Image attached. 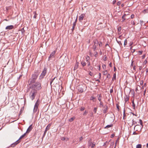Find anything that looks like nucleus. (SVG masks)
<instances>
[{"label": "nucleus", "instance_id": "obj_39", "mask_svg": "<svg viewBox=\"0 0 148 148\" xmlns=\"http://www.w3.org/2000/svg\"><path fill=\"white\" fill-rule=\"evenodd\" d=\"M74 119V118L73 117H72L71 119H69V121L71 122L73 121Z\"/></svg>", "mask_w": 148, "mask_h": 148}, {"label": "nucleus", "instance_id": "obj_58", "mask_svg": "<svg viewBox=\"0 0 148 148\" xmlns=\"http://www.w3.org/2000/svg\"><path fill=\"white\" fill-rule=\"evenodd\" d=\"M116 0H114L113 1H112V4H114L116 3Z\"/></svg>", "mask_w": 148, "mask_h": 148}, {"label": "nucleus", "instance_id": "obj_26", "mask_svg": "<svg viewBox=\"0 0 148 148\" xmlns=\"http://www.w3.org/2000/svg\"><path fill=\"white\" fill-rule=\"evenodd\" d=\"M100 103H99L100 105H99V107H103L104 106H103V102L101 101H100Z\"/></svg>", "mask_w": 148, "mask_h": 148}, {"label": "nucleus", "instance_id": "obj_64", "mask_svg": "<svg viewBox=\"0 0 148 148\" xmlns=\"http://www.w3.org/2000/svg\"><path fill=\"white\" fill-rule=\"evenodd\" d=\"M114 136V134H112L111 135V137L112 138Z\"/></svg>", "mask_w": 148, "mask_h": 148}, {"label": "nucleus", "instance_id": "obj_32", "mask_svg": "<svg viewBox=\"0 0 148 148\" xmlns=\"http://www.w3.org/2000/svg\"><path fill=\"white\" fill-rule=\"evenodd\" d=\"M132 126L134 124H136L137 123V122L136 121H135L134 119L132 120Z\"/></svg>", "mask_w": 148, "mask_h": 148}, {"label": "nucleus", "instance_id": "obj_49", "mask_svg": "<svg viewBox=\"0 0 148 148\" xmlns=\"http://www.w3.org/2000/svg\"><path fill=\"white\" fill-rule=\"evenodd\" d=\"M97 53H98L97 52V51H95V55H94L95 56V57H96L97 55Z\"/></svg>", "mask_w": 148, "mask_h": 148}, {"label": "nucleus", "instance_id": "obj_4", "mask_svg": "<svg viewBox=\"0 0 148 148\" xmlns=\"http://www.w3.org/2000/svg\"><path fill=\"white\" fill-rule=\"evenodd\" d=\"M32 87L36 88L38 90H39L41 88L40 84V82H38L36 83L35 84L33 85Z\"/></svg>", "mask_w": 148, "mask_h": 148}, {"label": "nucleus", "instance_id": "obj_31", "mask_svg": "<svg viewBox=\"0 0 148 148\" xmlns=\"http://www.w3.org/2000/svg\"><path fill=\"white\" fill-rule=\"evenodd\" d=\"M33 13L34 14V15L33 16V18H36V17L37 16V14H36V12H34Z\"/></svg>", "mask_w": 148, "mask_h": 148}, {"label": "nucleus", "instance_id": "obj_62", "mask_svg": "<svg viewBox=\"0 0 148 148\" xmlns=\"http://www.w3.org/2000/svg\"><path fill=\"white\" fill-rule=\"evenodd\" d=\"M65 140L66 141H67L69 139L66 137H65Z\"/></svg>", "mask_w": 148, "mask_h": 148}, {"label": "nucleus", "instance_id": "obj_57", "mask_svg": "<svg viewBox=\"0 0 148 148\" xmlns=\"http://www.w3.org/2000/svg\"><path fill=\"white\" fill-rule=\"evenodd\" d=\"M138 133H136V132H134L133 133L132 135H137Z\"/></svg>", "mask_w": 148, "mask_h": 148}, {"label": "nucleus", "instance_id": "obj_56", "mask_svg": "<svg viewBox=\"0 0 148 148\" xmlns=\"http://www.w3.org/2000/svg\"><path fill=\"white\" fill-rule=\"evenodd\" d=\"M133 69L135 71H136V66L135 65H134L133 66Z\"/></svg>", "mask_w": 148, "mask_h": 148}, {"label": "nucleus", "instance_id": "obj_5", "mask_svg": "<svg viewBox=\"0 0 148 148\" xmlns=\"http://www.w3.org/2000/svg\"><path fill=\"white\" fill-rule=\"evenodd\" d=\"M40 104V100L39 99H38L36 102L34 106V108L33 110L34 112H36L37 111V109L38 108V106Z\"/></svg>", "mask_w": 148, "mask_h": 148}, {"label": "nucleus", "instance_id": "obj_40", "mask_svg": "<svg viewBox=\"0 0 148 148\" xmlns=\"http://www.w3.org/2000/svg\"><path fill=\"white\" fill-rule=\"evenodd\" d=\"M21 31L22 34H23L25 32V30L24 29V28H22V29L21 30Z\"/></svg>", "mask_w": 148, "mask_h": 148}, {"label": "nucleus", "instance_id": "obj_14", "mask_svg": "<svg viewBox=\"0 0 148 148\" xmlns=\"http://www.w3.org/2000/svg\"><path fill=\"white\" fill-rule=\"evenodd\" d=\"M103 108H104V109L103 110V113H106L107 112V111L108 109V107L107 106H104Z\"/></svg>", "mask_w": 148, "mask_h": 148}, {"label": "nucleus", "instance_id": "obj_47", "mask_svg": "<svg viewBox=\"0 0 148 148\" xmlns=\"http://www.w3.org/2000/svg\"><path fill=\"white\" fill-rule=\"evenodd\" d=\"M85 109V108L84 107H82L81 108L80 110L81 111H83Z\"/></svg>", "mask_w": 148, "mask_h": 148}, {"label": "nucleus", "instance_id": "obj_55", "mask_svg": "<svg viewBox=\"0 0 148 148\" xmlns=\"http://www.w3.org/2000/svg\"><path fill=\"white\" fill-rule=\"evenodd\" d=\"M110 93H112L113 92V90L112 89H112H110Z\"/></svg>", "mask_w": 148, "mask_h": 148}, {"label": "nucleus", "instance_id": "obj_61", "mask_svg": "<svg viewBox=\"0 0 148 148\" xmlns=\"http://www.w3.org/2000/svg\"><path fill=\"white\" fill-rule=\"evenodd\" d=\"M131 24H132L133 25H135V23H134V21H131Z\"/></svg>", "mask_w": 148, "mask_h": 148}, {"label": "nucleus", "instance_id": "obj_53", "mask_svg": "<svg viewBox=\"0 0 148 148\" xmlns=\"http://www.w3.org/2000/svg\"><path fill=\"white\" fill-rule=\"evenodd\" d=\"M102 42H100L99 44V47L101 46H102Z\"/></svg>", "mask_w": 148, "mask_h": 148}, {"label": "nucleus", "instance_id": "obj_45", "mask_svg": "<svg viewBox=\"0 0 148 148\" xmlns=\"http://www.w3.org/2000/svg\"><path fill=\"white\" fill-rule=\"evenodd\" d=\"M121 30V27H119L118 28V31L120 32Z\"/></svg>", "mask_w": 148, "mask_h": 148}, {"label": "nucleus", "instance_id": "obj_9", "mask_svg": "<svg viewBox=\"0 0 148 148\" xmlns=\"http://www.w3.org/2000/svg\"><path fill=\"white\" fill-rule=\"evenodd\" d=\"M56 53V51H54L52 52V53L50 54V56L49 57V60H50V58L54 57V55Z\"/></svg>", "mask_w": 148, "mask_h": 148}, {"label": "nucleus", "instance_id": "obj_44", "mask_svg": "<svg viewBox=\"0 0 148 148\" xmlns=\"http://www.w3.org/2000/svg\"><path fill=\"white\" fill-rule=\"evenodd\" d=\"M147 60H145L144 61V62H143V65H145V64L147 63Z\"/></svg>", "mask_w": 148, "mask_h": 148}, {"label": "nucleus", "instance_id": "obj_50", "mask_svg": "<svg viewBox=\"0 0 148 148\" xmlns=\"http://www.w3.org/2000/svg\"><path fill=\"white\" fill-rule=\"evenodd\" d=\"M88 113V112H87L86 110H85L84 112V113L83 114V115H86V114H87Z\"/></svg>", "mask_w": 148, "mask_h": 148}, {"label": "nucleus", "instance_id": "obj_51", "mask_svg": "<svg viewBox=\"0 0 148 148\" xmlns=\"http://www.w3.org/2000/svg\"><path fill=\"white\" fill-rule=\"evenodd\" d=\"M83 138L82 137V136L81 137L79 138V141H81L83 139Z\"/></svg>", "mask_w": 148, "mask_h": 148}, {"label": "nucleus", "instance_id": "obj_16", "mask_svg": "<svg viewBox=\"0 0 148 148\" xmlns=\"http://www.w3.org/2000/svg\"><path fill=\"white\" fill-rule=\"evenodd\" d=\"M139 121L140 123V125H141V127H140V131H141L143 127V122H142V120L140 119L139 120Z\"/></svg>", "mask_w": 148, "mask_h": 148}, {"label": "nucleus", "instance_id": "obj_38", "mask_svg": "<svg viewBox=\"0 0 148 148\" xmlns=\"http://www.w3.org/2000/svg\"><path fill=\"white\" fill-rule=\"evenodd\" d=\"M103 75H105L108 74V73L107 72V71H103Z\"/></svg>", "mask_w": 148, "mask_h": 148}, {"label": "nucleus", "instance_id": "obj_10", "mask_svg": "<svg viewBox=\"0 0 148 148\" xmlns=\"http://www.w3.org/2000/svg\"><path fill=\"white\" fill-rule=\"evenodd\" d=\"M51 124H49L46 127L43 136H44L47 131L49 129V128L51 126Z\"/></svg>", "mask_w": 148, "mask_h": 148}, {"label": "nucleus", "instance_id": "obj_15", "mask_svg": "<svg viewBox=\"0 0 148 148\" xmlns=\"http://www.w3.org/2000/svg\"><path fill=\"white\" fill-rule=\"evenodd\" d=\"M97 99L99 101H101V99L102 98L101 95L100 94L99 95H97Z\"/></svg>", "mask_w": 148, "mask_h": 148}, {"label": "nucleus", "instance_id": "obj_27", "mask_svg": "<svg viewBox=\"0 0 148 148\" xmlns=\"http://www.w3.org/2000/svg\"><path fill=\"white\" fill-rule=\"evenodd\" d=\"M126 15V14H124V15L122 16V18L123 19L122 21V22H123L125 20V19L124 18L125 17Z\"/></svg>", "mask_w": 148, "mask_h": 148}, {"label": "nucleus", "instance_id": "obj_43", "mask_svg": "<svg viewBox=\"0 0 148 148\" xmlns=\"http://www.w3.org/2000/svg\"><path fill=\"white\" fill-rule=\"evenodd\" d=\"M89 69L91 70L92 71L93 70V68L92 66H90L89 68Z\"/></svg>", "mask_w": 148, "mask_h": 148}, {"label": "nucleus", "instance_id": "obj_8", "mask_svg": "<svg viewBox=\"0 0 148 148\" xmlns=\"http://www.w3.org/2000/svg\"><path fill=\"white\" fill-rule=\"evenodd\" d=\"M85 16V14H82L80 16H79V22H82V20L83 19L84 17Z\"/></svg>", "mask_w": 148, "mask_h": 148}, {"label": "nucleus", "instance_id": "obj_28", "mask_svg": "<svg viewBox=\"0 0 148 148\" xmlns=\"http://www.w3.org/2000/svg\"><path fill=\"white\" fill-rule=\"evenodd\" d=\"M129 98L126 96V97L125 98V102H127L129 100Z\"/></svg>", "mask_w": 148, "mask_h": 148}, {"label": "nucleus", "instance_id": "obj_37", "mask_svg": "<svg viewBox=\"0 0 148 148\" xmlns=\"http://www.w3.org/2000/svg\"><path fill=\"white\" fill-rule=\"evenodd\" d=\"M116 41L117 43L119 44V45H122V43H121V42L120 41H118L117 39H116Z\"/></svg>", "mask_w": 148, "mask_h": 148}, {"label": "nucleus", "instance_id": "obj_22", "mask_svg": "<svg viewBox=\"0 0 148 148\" xmlns=\"http://www.w3.org/2000/svg\"><path fill=\"white\" fill-rule=\"evenodd\" d=\"M116 79V74L114 73L113 75V77L112 78V81H114V80H115Z\"/></svg>", "mask_w": 148, "mask_h": 148}, {"label": "nucleus", "instance_id": "obj_60", "mask_svg": "<svg viewBox=\"0 0 148 148\" xmlns=\"http://www.w3.org/2000/svg\"><path fill=\"white\" fill-rule=\"evenodd\" d=\"M106 66L105 65V64H103V65L102 66V67H103V69H105L106 68Z\"/></svg>", "mask_w": 148, "mask_h": 148}, {"label": "nucleus", "instance_id": "obj_12", "mask_svg": "<svg viewBox=\"0 0 148 148\" xmlns=\"http://www.w3.org/2000/svg\"><path fill=\"white\" fill-rule=\"evenodd\" d=\"M141 127V126H140L139 125L137 124L136 125H135L134 127V130H135V127H136L137 128V129L136 130V131H138V130H140V127Z\"/></svg>", "mask_w": 148, "mask_h": 148}, {"label": "nucleus", "instance_id": "obj_48", "mask_svg": "<svg viewBox=\"0 0 148 148\" xmlns=\"http://www.w3.org/2000/svg\"><path fill=\"white\" fill-rule=\"evenodd\" d=\"M148 12V10L147 9H144L143 10V12Z\"/></svg>", "mask_w": 148, "mask_h": 148}, {"label": "nucleus", "instance_id": "obj_29", "mask_svg": "<svg viewBox=\"0 0 148 148\" xmlns=\"http://www.w3.org/2000/svg\"><path fill=\"white\" fill-rule=\"evenodd\" d=\"M141 147L142 145L140 144H138L136 146V148H141Z\"/></svg>", "mask_w": 148, "mask_h": 148}, {"label": "nucleus", "instance_id": "obj_34", "mask_svg": "<svg viewBox=\"0 0 148 148\" xmlns=\"http://www.w3.org/2000/svg\"><path fill=\"white\" fill-rule=\"evenodd\" d=\"M127 44V39H125V40L124 42V47H125V45H126Z\"/></svg>", "mask_w": 148, "mask_h": 148}, {"label": "nucleus", "instance_id": "obj_23", "mask_svg": "<svg viewBox=\"0 0 148 148\" xmlns=\"http://www.w3.org/2000/svg\"><path fill=\"white\" fill-rule=\"evenodd\" d=\"M78 90L79 92H83L84 90L82 87H79L78 89Z\"/></svg>", "mask_w": 148, "mask_h": 148}, {"label": "nucleus", "instance_id": "obj_7", "mask_svg": "<svg viewBox=\"0 0 148 148\" xmlns=\"http://www.w3.org/2000/svg\"><path fill=\"white\" fill-rule=\"evenodd\" d=\"M20 142L19 141H18V140H17L15 142L12 143L9 146L12 147H15L16 145H17Z\"/></svg>", "mask_w": 148, "mask_h": 148}, {"label": "nucleus", "instance_id": "obj_19", "mask_svg": "<svg viewBox=\"0 0 148 148\" xmlns=\"http://www.w3.org/2000/svg\"><path fill=\"white\" fill-rule=\"evenodd\" d=\"M113 126L112 124H110V125H108L106 126L104 128L106 129L110 127H112Z\"/></svg>", "mask_w": 148, "mask_h": 148}, {"label": "nucleus", "instance_id": "obj_46", "mask_svg": "<svg viewBox=\"0 0 148 148\" xmlns=\"http://www.w3.org/2000/svg\"><path fill=\"white\" fill-rule=\"evenodd\" d=\"M121 4V2L119 1H118L117 3V4L118 5H120Z\"/></svg>", "mask_w": 148, "mask_h": 148}, {"label": "nucleus", "instance_id": "obj_30", "mask_svg": "<svg viewBox=\"0 0 148 148\" xmlns=\"http://www.w3.org/2000/svg\"><path fill=\"white\" fill-rule=\"evenodd\" d=\"M94 44L95 45L97 44V45L99 43L98 41L97 40L95 39V40H94Z\"/></svg>", "mask_w": 148, "mask_h": 148}, {"label": "nucleus", "instance_id": "obj_63", "mask_svg": "<svg viewBox=\"0 0 148 148\" xmlns=\"http://www.w3.org/2000/svg\"><path fill=\"white\" fill-rule=\"evenodd\" d=\"M116 108L118 109V110H119V106L118 104H117L116 105Z\"/></svg>", "mask_w": 148, "mask_h": 148}, {"label": "nucleus", "instance_id": "obj_20", "mask_svg": "<svg viewBox=\"0 0 148 148\" xmlns=\"http://www.w3.org/2000/svg\"><path fill=\"white\" fill-rule=\"evenodd\" d=\"M97 46L96 45L94 44L93 45L92 49L94 51H95L96 50Z\"/></svg>", "mask_w": 148, "mask_h": 148}, {"label": "nucleus", "instance_id": "obj_41", "mask_svg": "<svg viewBox=\"0 0 148 148\" xmlns=\"http://www.w3.org/2000/svg\"><path fill=\"white\" fill-rule=\"evenodd\" d=\"M134 61H133L132 60V62L130 66L131 67L133 66L134 65Z\"/></svg>", "mask_w": 148, "mask_h": 148}, {"label": "nucleus", "instance_id": "obj_42", "mask_svg": "<svg viewBox=\"0 0 148 148\" xmlns=\"http://www.w3.org/2000/svg\"><path fill=\"white\" fill-rule=\"evenodd\" d=\"M89 75L91 76H93V74L91 72V71H90L89 72Z\"/></svg>", "mask_w": 148, "mask_h": 148}, {"label": "nucleus", "instance_id": "obj_33", "mask_svg": "<svg viewBox=\"0 0 148 148\" xmlns=\"http://www.w3.org/2000/svg\"><path fill=\"white\" fill-rule=\"evenodd\" d=\"M77 21V17L76 18V19L75 20V21L74 23H73V25L74 26H75L76 25V22Z\"/></svg>", "mask_w": 148, "mask_h": 148}, {"label": "nucleus", "instance_id": "obj_6", "mask_svg": "<svg viewBox=\"0 0 148 148\" xmlns=\"http://www.w3.org/2000/svg\"><path fill=\"white\" fill-rule=\"evenodd\" d=\"M88 146H91L92 148H93L95 145V143H92L91 141V139H90L88 142Z\"/></svg>", "mask_w": 148, "mask_h": 148}, {"label": "nucleus", "instance_id": "obj_35", "mask_svg": "<svg viewBox=\"0 0 148 148\" xmlns=\"http://www.w3.org/2000/svg\"><path fill=\"white\" fill-rule=\"evenodd\" d=\"M126 115L125 113V109L124 110L123 113V119H124Z\"/></svg>", "mask_w": 148, "mask_h": 148}, {"label": "nucleus", "instance_id": "obj_11", "mask_svg": "<svg viewBox=\"0 0 148 148\" xmlns=\"http://www.w3.org/2000/svg\"><path fill=\"white\" fill-rule=\"evenodd\" d=\"M14 26L13 25H10L7 26L5 28V29L6 30H10L14 28Z\"/></svg>", "mask_w": 148, "mask_h": 148}, {"label": "nucleus", "instance_id": "obj_59", "mask_svg": "<svg viewBox=\"0 0 148 148\" xmlns=\"http://www.w3.org/2000/svg\"><path fill=\"white\" fill-rule=\"evenodd\" d=\"M143 52V51H139V53L140 55L142 54Z\"/></svg>", "mask_w": 148, "mask_h": 148}, {"label": "nucleus", "instance_id": "obj_3", "mask_svg": "<svg viewBox=\"0 0 148 148\" xmlns=\"http://www.w3.org/2000/svg\"><path fill=\"white\" fill-rule=\"evenodd\" d=\"M47 69L46 67H44L43 71H42V73L40 75L39 77V79H42L43 78L44 76L46 75V74L47 73Z\"/></svg>", "mask_w": 148, "mask_h": 148}, {"label": "nucleus", "instance_id": "obj_52", "mask_svg": "<svg viewBox=\"0 0 148 148\" xmlns=\"http://www.w3.org/2000/svg\"><path fill=\"white\" fill-rule=\"evenodd\" d=\"M134 15L133 14H132L131 15V18H133L134 17Z\"/></svg>", "mask_w": 148, "mask_h": 148}, {"label": "nucleus", "instance_id": "obj_24", "mask_svg": "<svg viewBox=\"0 0 148 148\" xmlns=\"http://www.w3.org/2000/svg\"><path fill=\"white\" fill-rule=\"evenodd\" d=\"M81 64L82 65V66H86V62L84 61H81Z\"/></svg>", "mask_w": 148, "mask_h": 148}, {"label": "nucleus", "instance_id": "obj_17", "mask_svg": "<svg viewBox=\"0 0 148 148\" xmlns=\"http://www.w3.org/2000/svg\"><path fill=\"white\" fill-rule=\"evenodd\" d=\"M132 107L133 108V109L135 110V104L134 103V99H133L132 100Z\"/></svg>", "mask_w": 148, "mask_h": 148}, {"label": "nucleus", "instance_id": "obj_21", "mask_svg": "<svg viewBox=\"0 0 148 148\" xmlns=\"http://www.w3.org/2000/svg\"><path fill=\"white\" fill-rule=\"evenodd\" d=\"M95 99V98L93 96H92L90 98V100H93V101L95 102V101L94 99Z\"/></svg>", "mask_w": 148, "mask_h": 148}, {"label": "nucleus", "instance_id": "obj_25", "mask_svg": "<svg viewBox=\"0 0 148 148\" xmlns=\"http://www.w3.org/2000/svg\"><path fill=\"white\" fill-rule=\"evenodd\" d=\"M26 133H27L25 132L21 136L20 138L18 139V140L20 139H22L23 138L25 135Z\"/></svg>", "mask_w": 148, "mask_h": 148}, {"label": "nucleus", "instance_id": "obj_1", "mask_svg": "<svg viewBox=\"0 0 148 148\" xmlns=\"http://www.w3.org/2000/svg\"><path fill=\"white\" fill-rule=\"evenodd\" d=\"M39 74L38 71H35L34 73L32 74L31 78L29 79V82H30V84L35 82L38 76L39 75Z\"/></svg>", "mask_w": 148, "mask_h": 148}, {"label": "nucleus", "instance_id": "obj_54", "mask_svg": "<svg viewBox=\"0 0 148 148\" xmlns=\"http://www.w3.org/2000/svg\"><path fill=\"white\" fill-rule=\"evenodd\" d=\"M61 139L62 140H65V137H62L61 138Z\"/></svg>", "mask_w": 148, "mask_h": 148}, {"label": "nucleus", "instance_id": "obj_2", "mask_svg": "<svg viewBox=\"0 0 148 148\" xmlns=\"http://www.w3.org/2000/svg\"><path fill=\"white\" fill-rule=\"evenodd\" d=\"M37 93V90L34 89H32L29 93V96L30 98L32 101L35 97Z\"/></svg>", "mask_w": 148, "mask_h": 148}, {"label": "nucleus", "instance_id": "obj_13", "mask_svg": "<svg viewBox=\"0 0 148 148\" xmlns=\"http://www.w3.org/2000/svg\"><path fill=\"white\" fill-rule=\"evenodd\" d=\"M32 125H30L29 127L27 129V131L26 132V133H29L32 130Z\"/></svg>", "mask_w": 148, "mask_h": 148}, {"label": "nucleus", "instance_id": "obj_36", "mask_svg": "<svg viewBox=\"0 0 148 148\" xmlns=\"http://www.w3.org/2000/svg\"><path fill=\"white\" fill-rule=\"evenodd\" d=\"M97 109V108H95L94 109L93 112L95 113H96Z\"/></svg>", "mask_w": 148, "mask_h": 148}, {"label": "nucleus", "instance_id": "obj_18", "mask_svg": "<svg viewBox=\"0 0 148 148\" xmlns=\"http://www.w3.org/2000/svg\"><path fill=\"white\" fill-rule=\"evenodd\" d=\"M109 142L106 141L103 144V146H105L106 147H107L108 146V145L109 144Z\"/></svg>", "mask_w": 148, "mask_h": 148}]
</instances>
